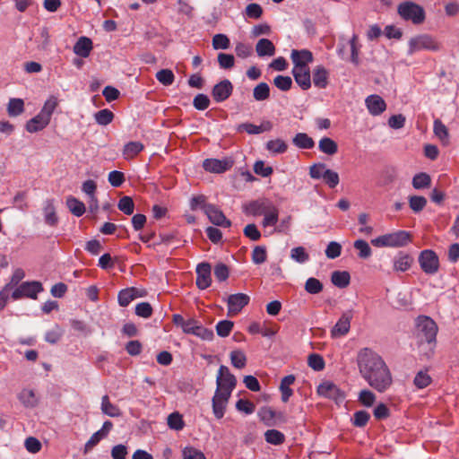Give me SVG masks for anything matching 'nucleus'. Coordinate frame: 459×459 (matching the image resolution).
<instances>
[{
  "mask_svg": "<svg viewBox=\"0 0 459 459\" xmlns=\"http://www.w3.org/2000/svg\"><path fill=\"white\" fill-rule=\"evenodd\" d=\"M413 383L418 389H423L431 383V377L427 371L420 370L416 374Z\"/></svg>",
  "mask_w": 459,
  "mask_h": 459,
  "instance_id": "obj_53",
  "label": "nucleus"
},
{
  "mask_svg": "<svg viewBox=\"0 0 459 459\" xmlns=\"http://www.w3.org/2000/svg\"><path fill=\"white\" fill-rule=\"evenodd\" d=\"M319 395L332 399L337 403L343 402L345 399L344 393L333 382L325 381L320 384L317 387Z\"/></svg>",
  "mask_w": 459,
  "mask_h": 459,
  "instance_id": "obj_9",
  "label": "nucleus"
},
{
  "mask_svg": "<svg viewBox=\"0 0 459 459\" xmlns=\"http://www.w3.org/2000/svg\"><path fill=\"white\" fill-rule=\"evenodd\" d=\"M43 290L44 289L40 281H24L13 291L12 298L14 300L20 299L23 297L36 299L38 294L42 292Z\"/></svg>",
  "mask_w": 459,
  "mask_h": 459,
  "instance_id": "obj_6",
  "label": "nucleus"
},
{
  "mask_svg": "<svg viewBox=\"0 0 459 459\" xmlns=\"http://www.w3.org/2000/svg\"><path fill=\"white\" fill-rule=\"evenodd\" d=\"M230 361L236 368H243L247 365V356L240 350H235L230 352Z\"/></svg>",
  "mask_w": 459,
  "mask_h": 459,
  "instance_id": "obj_44",
  "label": "nucleus"
},
{
  "mask_svg": "<svg viewBox=\"0 0 459 459\" xmlns=\"http://www.w3.org/2000/svg\"><path fill=\"white\" fill-rule=\"evenodd\" d=\"M408 46V55H412L421 50L437 51L440 48L438 41L429 34H420L411 38L409 40Z\"/></svg>",
  "mask_w": 459,
  "mask_h": 459,
  "instance_id": "obj_3",
  "label": "nucleus"
},
{
  "mask_svg": "<svg viewBox=\"0 0 459 459\" xmlns=\"http://www.w3.org/2000/svg\"><path fill=\"white\" fill-rule=\"evenodd\" d=\"M230 395L228 393H221L220 390H216L212 397V412L216 419L220 420L223 418L226 411V406L229 402Z\"/></svg>",
  "mask_w": 459,
  "mask_h": 459,
  "instance_id": "obj_14",
  "label": "nucleus"
},
{
  "mask_svg": "<svg viewBox=\"0 0 459 459\" xmlns=\"http://www.w3.org/2000/svg\"><path fill=\"white\" fill-rule=\"evenodd\" d=\"M141 297L136 288H126L118 292L117 300L121 307H127L134 299Z\"/></svg>",
  "mask_w": 459,
  "mask_h": 459,
  "instance_id": "obj_24",
  "label": "nucleus"
},
{
  "mask_svg": "<svg viewBox=\"0 0 459 459\" xmlns=\"http://www.w3.org/2000/svg\"><path fill=\"white\" fill-rule=\"evenodd\" d=\"M230 39L225 34H216L212 38V48L218 49H228L230 48Z\"/></svg>",
  "mask_w": 459,
  "mask_h": 459,
  "instance_id": "obj_54",
  "label": "nucleus"
},
{
  "mask_svg": "<svg viewBox=\"0 0 459 459\" xmlns=\"http://www.w3.org/2000/svg\"><path fill=\"white\" fill-rule=\"evenodd\" d=\"M265 148L273 155H277L286 152L288 145L283 140L278 138L268 141Z\"/></svg>",
  "mask_w": 459,
  "mask_h": 459,
  "instance_id": "obj_33",
  "label": "nucleus"
},
{
  "mask_svg": "<svg viewBox=\"0 0 459 459\" xmlns=\"http://www.w3.org/2000/svg\"><path fill=\"white\" fill-rule=\"evenodd\" d=\"M370 415L366 411H358L353 415L352 423L355 427L362 428L367 425Z\"/></svg>",
  "mask_w": 459,
  "mask_h": 459,
  "instance_id": "obj_61",
  "label": "nucleus"
},
{
  "mask_svg": "<svg viewBox=\"0 0 459 459\" xmlns=\"http://www.w3.org/2000/svg\"><path fill=\"white\" fill-rule=\"evenodd\" d=\"M264 220L262 225L266 228L269 226H275L278 222L279 210L276 206L271 204L264 212Z\"/></svg>",
  "mask_w": 459,
  "mask_h": 459,
  "instance_id": "obj_30",
  "label": "nucleus"
},
{
  "mask_svg": "<svg viewBox=\"0 0 459 459\" xmlns=\"http://www.w3.org/2000/svg\"><path fill=\"white\" fill-rule=\"evenodd\" d=\"M168 425L171 429L181 430L185 427L182 415L178 412H172L168 417Z\"/></svg>",
  "mask_w": 459,
  "mask_h": 459,
  "instance_id": "obj_51",
  "label": "nucleus"
},
{
  "mask_svg": "<svg viewBox=\"0 0 459 459\" xmlns=\"http://www.w3.org/2000/svg\"><path fill=\"white\" fill-rule=\"evenodd\" d=\"M353 247L358 250V255L359 258L367 259L372 255L371 247L366 240L357 239L354 241Z\"/></svg>",
  "mask_w": 459,
  "mask_h": 459,
  "instance_id": "obj_43",
  "label": "nucleus"
},
{
  "mask_svg": "<svg viewBox=\"0 0 459 459\" xmlns=\"http://www.w3.org/2000/svg\"><path fill=\"white\" fill-rule=\"evenodd\" d=\"M290 258L299 264H304L309 260V255L303 247H297L291 249Z\"/></svg>",
  "mask_w": 459,
  "mask_h": 459,
  "instance_id": "obj_50",
  "label": "nucleus"
},
{
  "mask_svg": "<svg viewBox=\"0 0 459 459\" xmlns=\"http://www.w3.org/2000/svg\"><path fill=\"white\" fill-rule=\"evenodd\" d=\"M217 60L221 69H231L235 65V58L231 54L219 53Z\"/></svg>",
  "mask_w": 459,
  "mask_h": 459,
  "instance_id": "obj_57",
  "label": "nucleus"
},
{
  "mask_svg": "<svg viewBox=\"0 0 459 459\" xmlns=\"http://www.w3.org/2000/svg\"><path fill=\"white\" fill-rule=\"evenodd\" d=\"M398 13L405 21L420 24L425 20L424 9L414 2H402L398 6Z\"/></svg>",
  "mask_w": 459,
  "mask_h": 459,
  "instance_id": "obj_4",
  "label": "nucleus"
},
{
  "mask_svg": "<svg viewBox=\"0 0 459 459\" xmlns=\"http://www.w3.org/2000/svg\"><path fill=\"white\" fill-rule=\"evenodd\" d=\"M329 71L323 65H317L313 70V82L318 89H325L328 85Z\"/></svg>",
  "mask_w": 459,
  "mask_h": 459,
  "instance_id": "obj_20",
  "label": "nucleus"
},
{
  "mask_svg": "<svg viewBox=\"0 0 459 459\" xmlns=\"http://www.w3.org/2000/svg\"><path fill=\"white\" fill-rule=\"evenodd\" d=\"M216 385V390H220L224 394L229 392V394L231 395V393L237 385V378L230 373L228 367L221 365L218 370Z\"/></svg>",
  "mask_w": 459,
  "mask_h": 459,
  "instance_id": "obj_7",
  "label": "nucleus"
},
{
  "mask_svg": "<svg viewBox=\"0 0 459 459\" xmlns=\"http://www.w3.org/2000/svg\"><path fill=\"white\" fill-rule=\"evenodd\" d=\"M267 255L264 247L257 246L253 249L252 261L255 264H261L266 261Z\"/></svg>",
  "mask_w": 459,
  "mask_h": 459,
  "instance_id": "obj_62",
  "label": "nucleus"
},
{
  "mask_svg": "<svg viewBox=\"0 0 459 459\" xmlns=\"http://www.w3.org/2000/svg\"><path fill=\"white\" fill-rule=\"evenodd\" d=\"M234 161L230 158L205 159L203 162V168L205 171L211 173H223L232 168Z\"/></svg>",
  "mask_w": 459,
  "mask_h": 459,
  "instance_id": "obj_10",
  "label": "nucleus"
},
{
  "mask_svg": "<svg viewBox=\"0 0 459 459\" xmlns=\"http://www.w3.org/2000/svg\"><path fill=\"white\" fill-rule=\"evenodd\" d=\"M357 365L362 378L377 392L384 393L391 386V371L383 358L372 349L366 347L358 351Z\"/></svg>",
  "mask_w": 459,
  "mask_h": 459,
  "instance_id": "obj_1",
  "label": "nucleus"
},
{
  "mask_svg": "<svg viewBox=\"0 0 459 459\" xmlns=\"http://www.w3.org/2000/svg\"><path fill=\"white\" fill-rule=\"evenodd\" d=\"M318 149L320 152L327 154L333 155L338 151L337 143L329 137H323L318 143Z\"/></svg>",
  "mask_w": 459,
  "mask_h": 459,
  "instance_id": "obj_37",
  "label": "nucleus"
},
{
  "mask_svg": "<svg viewBox=\"0 0 459 459\" xmlns=\"http://www.w3.org/2000/svg\"><path fill=\"white\" fill-rule=\"evenodd\" d=\"M195 283L198 289L206 290L212 284V266L209 263L203 262L197 264Z\"/></svg>",
  "mask_w": 459,
  "mask_h": 459,
  "instance_id": "obj_11",
  "label": "nucleus"
},
{
  "mask_svg": "<svg viewBox=\"0 0 459 459\" xmlns=\"http://www.w3.org/2000/svg\"><path fill=\"white\" fill-rule=\"evenodd\" d=\"M92 49V41L87 37H81L74 46L75 55L87 57Z\"/></svg>",
  "mask_w": 459,
  "mask_h": 459,
  "instance_id": "obj_23",
  "label": "nucleus"
},
{
  "mask_svg": "<svg viewBox=\"0 0 459 459\" xmlns=\"http://www.w3.org/2000/svg\"><path fill=\"white\" fill-rule=\"evenodd\" d=\"M66 205L69 211L76 217H81L85 212L84 204L74 196L66 198Z\"/></svg>",
  "mask_w": 459,
  "mask_h": 459,
  "instance_id": "obj_32",
  "label": "nucleus"
},
{
  "mask_svg": "<svg viewBox=\"0 0 459 459\" xmlns=\"http://www.w3.org/2000/svg\"><path fill=\"white\" fill-rule=\"evenodd\" d=\"M291 74L296 83L303 90L307 91L311 87V74L309 67L292 68Z\"/></svg>",
  "mask_w": 459,
  "mask_h": 459,
  "instance_id": "obj_19",
  "label": "nucleus"
},
{
  "mask_svg": "<svg viewBox=\"0 0 459 459\" xmlns=\"http://www.w3.org/2000/svg\"><path fill=\"white\" fill-rule=\"evenodd\" d=\"M117 208L126 215L134 212V204L130 196H123L117 204Z\"/></svg>",
  "mask_w": 459,
  "mask_h": 459,
  "instance_id": "obj_56",
  "label": "nucleus"
},
{
  "mask_svg": "<svg viewBox=\"0 0 459 459\" xmlns=\"http://www.w3.org/2000/svg\"><path fill=\"white\" fill-rule=\"evenodd\" d=\"M419 264L421 270L429 275L436 274L439 270V259L431 249H425L419 255Z\"/></svg>",
  "mask_w": 459,
  "mask_h": 459,
  "instance_id": "obj_8",
  "label": "nucleus"
},
{
  "mask_svg": "<svg viewBox=\"0 0 459 459\" xmlns=\"http://www.w3.org/2000/svg\"><path fill=\"white\" fill-rule=\"evenodd\" d=\"M205 214L210 221L216 226L229 228L231 225V221L213 204L205 207Z\"/></svg>",
  "mask_w": 459,
  "mask_h": 459,
  "instance_id": "obj_17",
  "label": "nucleus"
},
{
  "mask_svg": "<svg viewBox=\"0 0 459 459\" xmlns=\"http://www.w3.org/2000/svg\"><path fill=\"white\" fill-rule=\"evenodd\" d=\"M412 186L415 189H424L430 186L431 178L430 176L425 172L416 174L412 178Z\"/></svg>",
  "mask_w": 459,
  "mask_h": 459,
  "instance_id": "obj_41",
  "label": "nucleus"
},
{
  "mask_svg": "<svg viewBox=\"0 0 459 459\" xmlns=\"http://www.w3.org/2000/svg\"><path fill=\"white\" fill-rule=\"evenodd\" d=\"M156 79L164 86H169L174 82L175 75L170 69H161L156 73Z\"/></svg>",
  "mask_w": 459,
  "mask_h": 459,
  "instance_id": "obj_47",
  "label": "nucleus"
},
{
  "mask_svg": "<svg viewBox=\"0 0 459 459\" xmlns=\"http://www.w3.org/2000/svg\"><path fill=\"white\" fill-rule=\"evenodd\" d=\"M258 56H273L275 54V47L268 39H260L255 46Z\"/></svg>",
  "mask_w": 459,
  "mask_h": 459,
  "instance_id": "obj_27",
  "label": "nucleus"
},
{
  "mask_svg": "<svg viewBox=\"0 0 459 459\" xmlns=\"http://www.w3.org/2000/svg\"><path fill=\"white\" fill-rule=\"evenodd\" d=\"M352 312H344L331 330L332 337L336 338L347 334L351 328Z\"/></svg>",
  "mask_w": 459,
  "mask_h": 459,
  "instance_id": "obj_16",
  "label": "nucleus"
},
{
  "mask_svg": "<svg viewBox=\"0 0 459 459\" xmlns=\"http://www.w3.org/2000/svg\"><path fill=\"white\" fill-rule=\"evenodd\" d=\"M182 458L183 459H206L204 454L191 446H187L182 450Z\"/></svg>",
  "mask_w": 459,
  "mask_h": 459,
  "instance_id": "obj_52",
  "label": "nucleus"
},
{
  "mask_svg": "<svg viewBox=\"0 0 459 459\" xmlns=\"http://www.w3.org/2000/svg\"><path fill=\"white\" fill-rule=\"evenodd\" d=\"M308 366L314 370L320 371L325 368V361L319 354L312 353L307 359Z\"/></svg>",
  "mask_w": 459,
  "mask_h": 459,
  "instance_id": "obj_63",
  "label": "nucleus"
},
{
  "mask_svg": "<svg viewBox=\"0 0 459 459\" xmlns=\"http://www.w3.org/2000/svg\"><path fill=\"white\" fill-rule=\"evenodd\" d=\"M328 169L325 163H315L309 168V176L313 179L323 180Z\"/></svg>",
  "mask_w": 459,
  "mask_h": 459,
  "instance_id": "obj_49",
  "label": "nucleus"
},
{
  "mask_svg": "<svg viewBox=\"0 0 459 459\" xmlns=\"http://www.w3.org/2000/svg\"><path fill=\"white\" fill-rule=\"evenodd\" d=\"M233 91V85L228 79H224L220 82L216 83L212 90V96L217 102L225 101L230 98Z\"/></svg>",
  "mask_w": 459,
  "mask_h": 459,
  "instance_id": "obj_12",
  "label": "nucleus"
},
{
  "mask_svg": "<svg viewBox=\"0 0 459 459\" xmlns=\"http://www.w3.org/2000/svg\"><path fill=\"white\" fill-rule=\"evenodd\" d=\"M292 143L300 149H311L315 145L314 140L305 133H298L294 136Z\"/></svg>",
  "mask_w": 459,
  "mask_h": 459,
  "instance_id": "obj_36",
  "label": "nucleus"
},
{
  "mask_svg": "<svg viewBox=\"0 0 459 459\" xmlns=\"http://www.w3.org/2000/svg\"><path fill=\"white\" fill-rule=\"evenodd\" d=\"M365 105L371 116H380L386 109L385 100L377 95L371 94L365 99Z\"/></svg>",
  "mask_w": 459,
  "mask_h": 459,
  "instance_id": "obj_15",
  "label": "nucleus"
},
{
  "mask_svg": "<svg viewBox=\"0 0 459 459\" xmlns=\"http://www.w3.org/2000/svg\"><path fill=\"white\" fill-rule=\"evenodd\" d=\"M433 130L435 135L444 143H449V133L446 126L442 123L440 119H436L433 125Z\"/></svg>",
  "mask_w": 459,
  "mask_h": 459,
  "instance_id": "obj_35",
  "label": "nucleus"
},
{
  "mask_svg": "<svg viewBox=\"0 0 459 459\" xmlns=\"http://www.w3.org/2000/svg\"><path fill=\"white\" fill-rule=\"evenodd\" d=\"M305 290L309 294H318L323 290V284L319 280L310 277L305 283Z\"/></svg>",
  "mask_w": 459,
  "mask_h": 459,
  "instance_id": "obj_60",
  "label": "nucleus"
},
{
  "mask_svg": "<svg viewBox=\"0 0 459 459\" xmlns=\"http://www.w3.org/2000/svg\"><path fill=\"white\" fill-rule=\"evenodd\" d=\"M295 379L296 377L294 375H288L281 378L279 389L281 391V398L283 403H287L292 396L293 390L290 388V385L294 384Z\"/></svg>",
  "mask_w": 459,
  "mask_h": 459,
  "instance_id": "obj_22",
  "label": "nucleus"
},
{
  "mask_svg": "<svg viewBox=\"0 0 459 459\" xmlns=\"http://www.w3.org/2000/svg\"><path fill=\"white\" fill-rule=\"evenodd\" d=\"M49 122L46 117L39 113L26 123L25 128L29 133H37L43 130Z\"/></svg>",
  "mask_w": 459,
  "mask_h": 459,
  "instance_id": "obj_21",
  "label": "nucleus"
},
{
  "mask_svg": "<svg viewBox=\"0 0 459 459\" xmlns=\"http://www.w3.org/2000/svg\"><path fill=\"white\" fill-rule=\"evenodd\" d=\"M43 212L45 222L51 227L56 226L58 222V218L56 216L54 201L52 199H48L45 202Z\"/></svg>",
  "mask_w": 459,
  "mask_h": 459,
  "instance_id": "obj_25",
  "label": "nucleus"
},
{
  "mask_svg": "<svg viewBox=\"0 0 459 459\" xmlns=\"http://www.w3.org/2000/svg\"><path fill=\"white\" fill-rule=\"evenodd\" d=\"M358 400L362 405L370 407L376 401V395L372 391L364 389L359 392Z\"/></svg>",
  "mask_w": 459,
  "mask_h": 459,
  "instance_id": "obj_59",
  "label": "nucleus"
},
{
  "mask_svg": "<svg viewBox=\"0 0 459 459\" xmlns=\"http://www.w3.org/2000/svg\"><path fill=\"white\" fill-rule=\"evenodd\" d=\"M331 280L336 287L345 288L350 283L351 276L348 272L335 271L332 273Z\"/></svg>",
  "mask_w": 459,
  "mask_h": 459,
  "instance_id": "obj_38",
  "label": "nucleus"
},
{
  "mask_svg": "<svg viewBox=\"0 0 459 459\" xmlns=\"http://www.w3.org/2000/svg\"><path fill=\"white\" fill-rule=\"evenodd\" d=\"M250 298L244 293L231 294L227 299L228 315L238 314L249 303Z\"/></svg>",
  "mask_w": 459,
  "mask_h": 459,
  "instance_id": "obj_13",
  "label": "nucleus"
},
{
  "mask_svg": "<svg viewBox=\"0 0 459 459\" xmlns=\"http://www.w3.org/2000/svg\"><path fill=\"white\" fill-rule=\"evenodd\" d=\"M144 149L141 142L132 141L125 144L122 155L125 160H132Z\"/></svg>",
  "mask_w": 459,
  "mask_h": 459,
  "instance_id": "obj_26",
  "label": "nucleus"
},
{
  "mask_svg": "<svg viewBox=\"0 0 459 459\" xmlns=\"http://www.w3.org/2000/svg\"><path fill=\"white\" fill-rule=\"evenodd\" d=\"M58 105V100L55 96H50L44 103L41 110L39 111L44 117H46L49 121L51 117Z\"/></svg>",
  "mask_w": 459,
  "mask_h": 459,
  "instance_id": "obj_42",
  "label": "nucleus"
},
{
  "mask_svg": "<svg viewBox=\"0 0 459 459\" xmlns=\"http://www.w3.org/2000/svg\"><path fill=\"white\" fill-rule=\"evenodd\" d=\"M135 314L143 318H149L152 315V307L149 302H141L135 306Z\"/></svg>",
  "mask_w": 459,
  "mask_h": 459,
  "instance_id": "obj_64",
  "label": "nucleus"
},
{
  "mask_svg": "<svg viewBox=\"0 0 459 459\" xmlns=\"http://www.w3.org/2000/svg\"><path fill=\"white\" fill-rule=\"evenodd\" d=\"M264 439L269 444L279 446L285 441V436L282 432L273 429L265 431Z\"/></svg>",
  "mask_w": 459,
  "mask_h": 459,
  "instance_id": "obj_39",
  "label": "nucleus"
},
{
  "mask_svg": "<svg viewBox=\"0 0 459 459\" xmlns=\"http://www.w3.org/2000/svg\"><path fill=\"white\" fill-rule=\"evenodd\" d=\"M94 118L97 124L100 126H107L110 124L114 118V114L108 108L101 109L94 114Z\"/></svg>",
  "mask_w": 459,
  "mask_h": 459,
  "instance_id": "obj_45",
  "label": "nucleus"
},
{
  "mask_svg": "<svg viewBox=\"0 0 459 459\" xmlns=\"http://www.w3.org/2000/svg\"><path fill=\"white\" fill-rule=\"evenodd\" d=\"M233 326H234V323L232 321H230V320L219 321L216 325L217 334L221 337H227L230 335Z\"/></svg>",
  "mask_w": 459,
  "mask_h": 459,
  "instance_id": "obj_58",
  "label": "nucleus"
},
{
  "mask_svg": "<svg viewBox=\"0 0 459 459\" xmlns=\"http://www.w3.org/2000/svg\"><path fill=\"white\" fill-rule=\"evenodd\" d=\"M24 110V102L22 99H11L8 103L7 111L12 117L21 115Z\"/></svg>",
  "mask_w": 459,
  "mask_h": 459,
  "instance_id": "obj_46",
  "label": "nucleus"
},
{
  "mask_svg": "<svg viewBox=\"0 0 459 459\" xmlns=\"http://www.w3.org/2000/svg\"><path fill=\"white\" fill-rule=\"evenodd\" d=\"M426 204L427 199L423 196L412 195L409 198L410 208L416 213L421 212Z\"/></svg>",
  "mask_w": 459,
  "mask_h": 459,
  "instance_id": "obj_55",
  "label": "nucleus"
},
{
  "mask_svg": "<svg viewBox=\"0 0 459 459\" xmlns=\"http://www.w3.org/2000/svg\"><path fill=\"white\" fill-rule=\"evenodd\" d=\"M412 257L404 253H399L394 258V269L397 272H405L409 270L412 264Z\"/></svg>",
  "mask_w": 459,
  "mask_h": 459,
  "instance_id": "obj_28",
  "label": "nucleus"
},
{
  "mask_svg": "<svg viewBox=\"0 0 459 459\" xmlns=\"http://www.w3.org/2000/svg\"><path fill=\"white\" fill-rule=\"evenodd\" d=\"M419 336L428 343L436 342L437 325L436 322L427 316H420L416 320Z\"/></svg>",
  "mask_w": 459,
  "mask_h": 459,
  "instance_id": "obj_5",
  "label": "nucleus"
},
{
  "mask_svg": "<svg viewBox=\"0 0 459 459\" xmlns=\"http://www.w3.org/2000/svg\"><path fill=\"white\" fill-rule=\"evenodd\" d=\"M101 411L109 417H119L121 415L120 409L110 403L108 395H104L101 399Z\"/></svg>",
  "mask_w": 459,
  "mask_h": 459,
  "instance_id": "obj_34",
  "label": "nucleus"
},
{
  "mask_svg": "<svg viewBox=\"0 0 459 459\" xmlns=\"http://www.w3.org/2000/svg\"><path fill=\"white\" fill-rule=\"evenodd\" d=\"M270 204L271 203L267 201H252L246 206L245 212L253 216L263 215Z\"/></svg>",
  "mask_w": 459,
  "mask_h": 459,
  "instance_id": "obj_29",
  "label": "nucleus"
},
{
  "mask_svg": "<svg viewBox=\"0 0 459 459\" xmlns=\"http://www.w3.org/2000/svg\"><path fill=\"white\" fill-rule=\"evenodd\" d=\"M19 401L26 408H34L38 404V399L33 390L23 389L18 394Z\"/></svg>",
  "mask_w": 459,
  "mask_h": 459,
  "instance_id": "obj_31",
  "label": "nucleus"
},
{
  "mask_svg": "<svg viewBox=\"0 0 459 459\" xmlns=\"http://www.w3.org/2000/svg\"><path fill=\"white\" fill-rule=\"evenodd\" d=\"M292 79L287 75H277L273 78V84L282 91H288L292 87Z\"/></svg>",
  "mask_w": 459,
  "mask_h": 459,
  "instance_id": "obj_48",
  "label": "nucleus"
},
{
  "mask_svg": "<svg viewBox=\"0 0 459 459\" xmlns=\"http://www.w3.org/2000/svg\"><path fill=\"white\" fill-rule=\"evenodd\" d=\"M290 58L293 63V68H305L308 67L307 65L313 61V54L307 49H293Z\"/></svg>",
  "mask_w": 459,
  "mask_h": 459,
  "instance_id": "obj_18",
  "label": "nucleus"
},
{
  "mask_svg": "<svg viewBox=\"0 0 459 459\" xmlns=\"http://www.w3.org/2000/svg\"><path fill=\"white\" fill-rule=\"evenodd\" d=\"M410 241L411 235L408 231L397 230L373 238L371 244L377 247H400L406 246Z\"/></svg>",
  "mask_w": 459,
  "mask_h": 459,
  "instance_id": "obj_2",
  "label": "nucleus"
},
{
  "mask_svg": "<svg viewBox=\"0 0 459 459\" xmlns=\"http://www.w3.org/2000/svg\"><path fill=\"white\" fill-rule=\"evenodd\" d=\"M253 97L256 101H264L270 97V87L266 82L258 83L253 90Z\"/></svg>",
  "mask_w": 459,
  "mask_h": 459,
  "instance_id": "obj_40",
  "label": "nucleus"
}]
</instances>
